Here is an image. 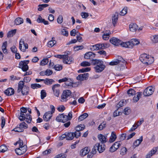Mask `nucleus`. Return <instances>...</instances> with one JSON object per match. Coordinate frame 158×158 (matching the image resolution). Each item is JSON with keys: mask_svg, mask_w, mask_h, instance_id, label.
<instances>
[{"mask_svg": "<svg viewBox=\"0 0 158 158\" xmlns=\"http://www.w3.org/2000/svg\"><path fill=\"white\" fill-rule=\"evenodd\" d=\"M139 59L143 64L149 65L152 64L154 61L153 57L147 54H143L141 55Z\"/></svg>", "mask_w": 158, "mask_h": 158, "instance_id": "1", "label": "nucleus"}, {"mask_svg": "<svg viewBox=\"0 0 158 158\" xmlns=\"http://www.w3.org/2000/svg\"><path fill=\"white\" fill-rule=\"evenodd\" d=\"M24 83L23 81H20L18 83L17 92L19 93L21 91L23 95L28 94L29 88L26 85H24Z\"/></svg>", "mask_w": 158, "mask_h": 158, "instance_id": "2", "label": "nucleus"}, {"mask_svg": "<svg viewBox=\"0 0 158 158\" xmlns=\"http://www.w3.org/2000/svg\"><path fill=\"white\" fill-rule=\"evenodd\" d=\"M71 94V92L69 90H64L61 95V101L62 102H66L68 100V98Z\"/></svg>", "mask_w": 158, "mask_h": 158, "instance_id": "3", "label": "nucleus"}, {"mask_svg": "<svg viewBox=\"0 0 158 158\" xmlns=\"http://www.w3.org/2000/svg\"><path fill=\"white\" fill-rule=\"evenodd\" d=\"M29 60H25L20 61L19 64V67L21 68L24 72L26 71L28 69V66L27 64L29 63Z\"/></svg>", "mask_w": 158, "mask_h": 158, "instance_id": "4", "label": "nucleus"}, {"mask_svg": "<svg viewBox=\"0 0 158 158\" xmlns=\"http://www.w3.org/2000/svg\"><path fill=\"white\" fill-rule=\"evenodd\" d=\"M154 88L152 86L146 88L144 90L143 94L145 96H148L151 95L154 91Z\"/></svg>", "mask_w": 158, "mask_h": 158, "instance_id": "5", "label": "nucleus"}, {"mask_svg": "<svg viewBox=\"0 0 158 158\" xmlns=\"http://www.w3.org/2000/svg\"><path fill=\"white\" fill-rule=\"evenodd\" d=\"M27 150V146L24 145L23 146L19 147L15 149V153L18 155H21L24 153Z\"/></svg>", "mask_w": 158, "mask_h": 158, "instance_id": "6", "label": "nucleus"}, {"mask_svg": "<svg viewBox=\"0 0 158 158\" xmlns=\"http://www.w3.org/2000/svg\"><path fill=\"white\" fill-rule=\"evenodd\" d=\"M63 62L66 64H70L73 61V59L71 56L68 55H64L63 56Z\"/></svg>", "mask_w": 158, "mask_h": 158, "instance_id": "7", "label": "nucleus"}, {"mask_svg": "<svg viewBox=\"0 0 158 158\" xmlns=\"http://www.w3.org/2000/svg\"><path fill=\"white\" fill-rule=\"evenodd\" d=\"M110 42L115 46H118L121 44V40L115 37H112L110 40Z\"/></svg>", "mask_w": 158, "mask_h": 158, "instance_id": "8", "label": "nucleus"}, {"mask_svg": "<svg viewBox=\"0 0 158 158\" xmlns=\"http://www.w3.org/2000/svg\"><path fill=\"white\" fill-rule=\"evenodd\" d=\"M105 145L104 143H97L94 145V147H96L97 150L99 153H101L105 150Z\"/></svg>", "mask_w": 158, "mask_h": 158, "instance_id": "9", "label": "nucleus"}, {"mask_svg": "<svg viewBox=\"0 0 158 158\" xmlns=\"http://www.w3.org/2000/svg\"><path fill=\"white\" fill-rule=\"evenodd\" d=\"M156 152L158 153V147L154 148L146 155V158H150Z\"/></svg>", "mask_w": 158, "mask_h": 158, "instance_id": "10", "label": "nucleus"}, {"mask_svg": "<svg viewBox=\"0 0 158 158\" xmlns=\"http://www.w3.org/2000/svg\"><path fill=\"white\" fill-rule=\"evenodd\" d=\"M89 75L88 73L80 74L77 77V79L81 81L86 80L88 79Z\"/></svg>", "mask_w": 158, "mask_h": 158, "instance_id": "11", "label": "nucleus"}, {"mask_svg": "<svg viewBox=\"0 0 158 158\" xmlns=\"http://www.w3.org/2000/svg\"><path fill=\"white\" fill-rule=\"evenodd\" d=\"M121 60H114L112 61L109 63V64L110 65L114 66L117 65L119 64L120 62L123 63H125V60L123 58H121Z\"/></svg>", "mask_w": 158, "mask_h": 158, "instance_id": "12", "label": "nucleus"}, {"mask_svg": "<svg viewBox=\"0 0 158 158\" xmlns=\"http://www.w3.org/2000/svg\"><path fill=\"white\" fill-rule=\"evenodd\" d=\"M52 114L50 111L46 112L43 116L44 120L46 121H49L52 117Z\"/></svg>", "mask_w": 158, "mask_h": 158, "instance_id": "13", "label": "nucleus"}, {"mask_svg": "<svg viewBox=\"0 0 158 158\" xmlns=\"http://www.w3.org/2000/svg\"><path fill=\"white\" fill-rule=\"evenodd\" d=\"M130 31L131 32H135L138 29V25L135 23H131L129 25Z\"/></svg>", "mask_w": 158, "mask_h": 158, "instance_id": "14", "label": "nucleus"}, {"mask_svg": "<svg viewBox=\"0 0 158 158\" xmlns=\"http://www.w3.org/2000/svg\"><path fill=\"white\" fill-rule=\"evenodd\" d=\"M95 54L93 52H89L85 54L84 56V58L87 59H92L95 57Z\"/></svg>", "mask_w": 158, "mask_h": 158, "instance_id": "15", "label": "nucleus"}, {"mask_svg": "<svg viewBox=\"0 0 158 158\" xmlns=\"http://www.w3.org/2000/svg\"><path fill=\"white\" fill-rule=\"evenodd\" d=\"M92 64L94 65H97L98 66H102V65H104L103 64V62L101 60H98L97 59L92 60Z\"/></svg>", "mask_w": 158, "mask_h": 158, "instance_id": "16", "label": "nucleus"}, {"mask_svg": "<svg viewBox=\"0 0 158 158\" xmlns=\"http://www.w3.org/2000/svg\"><path fill=\"white\" fill-rule=\"evenodd\" d=\"M90 149L87 147H85L83 149L81 150L80 152V155L81 156H84L88 154L89 151Z\"/></svg>", "mask_w": 158, "mask_h": 158, "instance_id": "17", "label": "nucleus"}, {"mask_svg": "<svg viewBox=\"0 0 158 158\" xmlns=\"http://www.w3.org/2000/svg\"><path fill=\"white\" fill-rule=\"evenodd\" d=\"M131 48L135 45H137L139 44L140 42L139 40L136 39H133L130 41Z\"/></svg>", "mask_w": 158, "mask_h": 158, "instance_id": "18", "label": "nucleus"}, {"mask_svg": "<svg viewBox=\"0 0 158 158\" xmlns=\"http://www.w3.org/2000/svg\"><path fill=\"white\" fill-rule=\"evenodd\" d=\"M4 93L7 95L10 96L14 94V90L13 88H10L5 90Z\"/></svg>", "mask_w": 158, "mask_h": 158, "instance_id": "19", "label": "nucleus"}, {"mask_svg": "<svg viewBox=\"0 0 158 158\" xmlns=\"http://www.w3.org/2000/svg\"><path fill=\"white\" fill-rule=\"evenodd\" d=\"M105 68V65H102V66H98L96 65L94 67L95 71L97 72H101Z\"/></svg>", "mask_w": 158, "mask_h": 158, "instance_id": "20", "label": "nucleus"}, {"mask_svg": "<svg viewBox=\"0 0 158 158\" xmlns=\"http://www.w3.org/2000/svg\"><path fill=\"white\" fill-rule=\"evenodd\" d=\"M37 21L38 23H43L45 25H48L49 24L48 22L45 20L44 19H42L40 15L39 16Z\"/></svg>", "mask_w": 158, "mask_h": 158, "instance_id": "21", "label": "nucleus"}, {"mask_svg": "<svg viewBox=\"0 0 158 158\" xmlns=\"http://www.w3.org/2000/svg\"><path fill=\"white\" fill-rule=\"evenodd\" d=\"M98 138L99 141L101 142V143H106L107 141L106 138L102 134L99 135L98 136Z\"/></svg>", "mask_w": 158, "mask_h": 158, "instance_id": "22", "label": "nucleus"}, {"mask_svg": "<svg viewBox=\"0 0 158 158\" xmlns=\"http://www.w3.org/2000/svg\"><path fill=\"white\" fill-rule=\"evenodd\" d=\"M118 19V14L116 13L112 17V23L114 26H115Z\"/></svg>", "mask_w": 158, "mask_h": 158, "instance_id": "23", "label": "nucleus"}, {"mask_svg": "<svg viewBox=\"0 0 158 158\" xmlns=\"http://www.w3.org/2000/svg\"><path fill=\"white\" fill-rule=\"evenodd\" d=\"M55 82V81L52 79L46 78L44 79V83L46 85H50Z\"/></svg>", "mask_w": 158, "mask_h": 158, "instance_id": "24", "label": "nucleus"}, {"mask_svg": "<svg viewBox=\"0 0 158 158\" xmlns=\"http://www.w3.org/2000/svg\"><path fill=\"white\" fill-rule=\"evenodd\" d=\"M99 49H103L108 48L110 46L109 44H98Z\"/></svg>", "mask_w": 158, "mask_h": 158, "instance_id": "25", "label": "nucleus"}, {"mask_svg": "<svg viewBox=\"0 0 158 158\" xmlns=\"http://www.w3.org/2000/svg\"><path fill=\"white\" fill-rule=\"evenodd\" d=\"M120 45L122 47L131 48V46L130 41L126 42H123L121 41V44H120Z\"/></svg>", "mask_w": 158, "mask_h": 158, "instance_id": "26", "label": "nucleus"}, {"mask_svg": "<svg viewBox=\"0 0 158 158\" xmlns=\"http://www.w3.org/2000/svg\"><path fill=\"white\" fill-rule=\"evenodd\" d=\"M16 31V29L12 30L9 31L7 34V37L10 38L13 37L15 35Z\"/></svg>", "mask_w": 158, "mask_h": 158, "instance_id": "27", "label": "nucleus"}, {"mask_svg": "<svg viewBox=\"0 0 158 158\" xmlns=\"http://www.w3.org/2000/svg\"><path fill=\"white\" fill-rule=\"evenodd\" d=\"M66 140H72L74 138L73 132H70L66 134Z\"/></svg>", "mask_w": 158, "mask_h": 158, "instance_id": "28", "label": "nucleus"}, {"mask_svg": "<svg viewBox=\"0 0 158 158\" xmlns=\"http://www.w3.org/2000/svg\"><path fill=\"white\" fill-rule=\"evenodd\" d=\"M23 22V20L21 18L18 17L15 20V24L16 25H19L21 24Z\"/></svg>", "mask_w": 158, "mask_h": 158, "instance_id": "29", "label": "nucleus"}, {"mask_svg": "<svg viewBox=\"0 0 158 158\" xmlns=\"http://www.w3.org/2000/svg\"><path fill=\"white\" fill-rule=\"evenodd\" d=\"M116 135L114 132H112L111 134V135L110 138L109 142L112 143L114 141L116 138Z\"/></svg>", "mask_w": 158, "mask_h": 158, "instance_id": "30", "label": "nucleus"}, {"mask_svg": "<svg viewBox=\"0 0 158 158\" xmlns=\"http://www.w3.org/2000/svg\"><path fill=\"white\" fill-rule=\"evenodd\" d=\"M127 94L129 96L132 97L135 94L136 91L134 89H130L127 91Z\"/></svg>", "mask_w": 158, "mask_h": 158, "instance_id": "31", "label": "nucleus"}, {"mask_svg": "<svg viewBox=\"0 0 158 158\" xmlns=\"http://www.w3.org/2000/svg\"><path fill=\"white\" fill-rule=\"evenodd\" d=\"M25 43L23 39H21L19 41V49L22 51L23 52H25V49L24 48L22 49V45H24Z\"/></svg>", "mask_w": 158, "mask_h": 158, "instance_id": "32", "label": "nucleus"}, {"mask_svg": "<svg viewBox=\"0 0 158 158\" xmlns=\"http://www.w3.org/2000/svg\"><path fill=\"white\" fill-rule=\"evenodd\" d=\"M143 136H141L139 139H138L135 141L134 143V145L135 147L138 146L143 141Z\"/></svg>", "mask_w": 158, "mask_h": 158, "instance_id": "33", "label": "nucleus"}, {"mask_svg": "<svg viewBox=\"0 0 158 158\" xmlns=\"http://www.w3.org/2000/svg\"><path fill=\"white\" fill-rule=\"evenodd\" d=\"M88 116V114L87 113H85L79 117L78 120L79 121H82L87 118Z\"/></svg>", "mask_w": 158, "mask_h": 158, "instance_id": "34", "label": "nucleus"}, {"mask_svg": "<svg viewBox=\"0 0 158 158\" xmlns=\"http://www.w3.org/2000/svg\"><path fill=\"white\" fill-rule=\"evenodd\" d=\"M85 126L84 124H80L78 126L76 127L75 128V130L76 131H80L83 130L85 128Z\"/></svg>", "mask_w": 158, "mask_h": 158, "instance_id": "35", "label": "nucleus"}, {"mask_svg": "<svg viewBox=\"0 0 158 158\" xmlns=\"http://www.w3.org/2000/svg\"><path fill=\"white\" fill-rule=\"evenodd\" d=\"M121 143L120 141L116 142L112 145V146L114 148V151H116V150L119 148L121 145Z\"/></svg>", "mask_w": 158, "mask_h": 158, "instance_id": "36", "label": "nucleus"}, {"mask_svg": "<svg viewBox=\"0 0 158 158\" xmlns=\"http://www.w3.org/2000/svg\"><path fill=\"white\" fill-rule=\"evenodd\" d=\"M54 38L52 37V40L49 41L47 44L48 46L49 47H51L53 46L55 44H56V42L55 40H53V39Z\"/></svg>", "mask_w": 158, "mask_h": 158, "instance_id": "37", "label": "nucleus"}, {"mask_svg": "<svg viewBox=\"0 0 158 158\" xmlns=\"http://www.w3.org/2000/svg\"><path fill=\"white\" fill-rule=\"evenodd\" d=\"M141 93L140 92H138L137 93V95L136 97H134L133 98V102H137L139 99V97H140L141 95Z\"/></svg>", "mask_w": 158, "mask_h": 158, "instance_id": "38", "label": "nucleus"}, {"mask_svg": "<svg viewBox=\"0 0 158 158\" xmlns=\"http://www.w3.org/2000/svg\"><path fill=\"white\" fill-rule=\"evenodd\" d=\"M65 84L67 86H72L73 87V81L72 79L68 78V80L65 82Z\"/></svg>", "mask_w": 158, "mask_h": 158, "instance_id": "39", "label": "nucleus"}, {"mask_svg": "<svg viewBox=\"0 0 158 158\" xmlns=\"http://www.w3.org/2000/svg\"><path fill=\"white\" fill-rule=\"evenodd\" d=\"M106 123L105 122H102L98 126V130L101 131L103 130L106 127Z\"/></svg>", "mask_w": 158, "mask_h": 158, "instance_id": "40", "label": "nucleus"}, {"mask_svg": "<svg viewBox=\"0 0 158 158\" xmlns=\"http://www.w3.org/2000/svg\"><path fill=\"white\" fill-rule=\"evenodd\" d=\"M90 70V68L89 67H86L80 69L78 71V73H83L84 72H87Z\"/></svg>", "mask_w": 158, "mask_h": 158, "instance_id": "41", "label": "nucleus"}, {"mask_svg": "<svg viewBox=\"0 0 158 158\" xmlns=\"http://www.w3.org/2000/svg\"><path fill=\"white\" fill-rule=\"evenodd\" d=\"M7 45V42L6 41L4 42L2 46V49L4 53H5L7 52L6 48Z\"/></svg>", "mask_w": 158, "mask_h": 158, "instance_id": "42", "label": "nucleus"}, {"mask_svg": "<svg viewBox=\"0 0 158 158\" xmlns=\"http://www.w3.org/2000/svg\"><path fill=\"white\" fill-rule=\"evenodd\" d=\"M25 113H20L19 119L21 121H23L25 120L26 114Z\"/></svg>", "mask_w": 158, "mask_h": 158, "instance_id": "43", "label": "nucleus"}, {"mask_svg": "<svg viewBox=\"0 0 158 158\" xmlns=\"http://www.w3.org/2000/svg\"><path fill=\"white\" fill-rule=\"evenodd\" d=\"M152 41L154 43L158 42V35H152L151 37Z\"/></svg>", "mask_w": 158, "mask_h": 158, "instance_id": "44", "label": "nucleus"}, {"mask_svg": "<svg viewBox=\"0 0 158 158\" xmlns=\"http://www.w3.org/2000/svg\"><path fill=\"white\" fill-rule=\"evenodd\" d=\"M127 13V7H125L120 12L119 14L121 16H124Z\"/></svg>", "mask_w": 158, "mask_h": 158, "instance_id": "45", "label": "nucleus"}, {"mask_svg": "<svg viewBox=\"0 0 158 158\" xmlns=\"http://www.w3.org/2000/svg\"><path fill=\"white\" fill-rule=\"evenodd\" d=\"M25 119L27 123H30L32 120L31 116L29 114H27Z\"/></svg>", "mask_w": 158, "mask_h": 158, "instance_id": "46", "label": "nucleus"}, {"mask_svg": "<svg viewBox=\"0 0 158 158\" xmlns=\"http://www.w3.org/2000/svg\"><path fill=\"white\" fill-rule=\"evenodd\" d=\"M127 151V149L125 147H123L120 151V154L122 155H125Z\"/></svg>", "mask_w": 158, "mask_h": 158, "instance_id": "47", "label": "nucleus"}, {"mask_svg": "<svg viewBox=\"0 0 158 158\" xmlns=\"http://www.w3.org/2000/svg\"><path fill=\"white\" fill-rule=\"evenodd\" d=\"M63 114H61L57 116L56 118V120L58 122H62L63 118Z\"/></svg>", "mask_w": 158, "mask_h": 158, "instance_id": "48", "label": "nucleus"}, {"mask_svg": "<svg viewBox=\"0 0 158 158\" xmlns=\"http://www.w3.org/2000/svg\"><path fill=\"white\" fill-rule=\"evenodd\" d=\"M7 148L4 145H2L0 146V152H4L7 150Z\"/></svg>", "mask_w": 158, "mask_h": 158, "instance_id": "49", "label": "nucleus"}, {"mask_svg": "<svg viewBox=\"0 0 158 158\" xmlns=\"http://www.w3.org/2000/svg\"><path fill=\"white\" fill-rule=\"evenodd\" d=\"M31 87L33 89L40 88L41 85L38 84H33L31 85Z\"/></svg>", "mask_w": 158, "mask_h": 158, "instance_id": "50", "label": "nucleus"}, {"mask_svg": "<svg viewBox=\"0 0 158 158\" xmlns=\"http://www.w3.org/2000/svg\"><path fill=\"white\" fill-rule=\"evenodd\" d=\"M48 59H44L41 62L40 65L42 66H44L48 63Z\"/></svg>", "mask_w": 158, "mask_h": 158, "instance_id": "51", "label": "nucleus"}, {"mask_svg": "<svg viewBox=\"0 0 158 158\" xmlns=\"http://www.w3.org/2000/svg\"><path fill=\"white\" fill-rule=\"evenodd\" d=\"M19 126L23 129H26L28 127L27 124L24 122H23L20 123L19 124Z\"/></svg>", "mask_w": 158, "mask_h": 158, "instance_id": "52", "label": "nucleus"}, {"mask_svg": "<svg viewBox=\"0 0 158 158\" xmlns=\"http://www.w3.org/2000/svg\"><path fill=\"white\" fill-rule=\"evenodd\" d=\"M60 86V85L59 84H55L52 86V89L53 91L58 90Z\"/></svg>", "mask_w": 158, "mask_h": 158, "instance_id": "53", "label": "nucleus"}, {"mask_svg": "<svg viewBox=\"0 0 158 158\" xmlns=\"http://www.w3.org/2000/svg\"><path fill=\"white\" fill-rule=\"evenodd\" d=\"M61 34L64 36H67L68 35L69 33L65 29H62L61 31Z\"/></svg>", "mask_w": 158, "mask_h": 158, "instance_id": "54", "label": "nucleus"}, {"mask_svg": "<svg viewBox=\"0 0 158 158\" xmlns=\"http://www.w3.org/2000/svg\"><path fill=\"white\" fill-rule=\"evenodd\" d=\"M98 44L91 46L90 49L92 50H99Z\"/></svg>", "mask_w": 158, "mask_h": 158, "instance_id": "55", "label": "nucleus"}, {"mask_svg": "<svg viewBox=\"0 0 158 158\" xmlns=\"http://www.w3.org/2000/svg\"><path fill=\"white\" fill-rule=\"evenodd\" d=\"M46 96V93L44 90H42L41 91V99H43Z\"/></svg>", "mask_w": 158, "mask_h": 158, "instance_id": "56", "label": "nucleus"}, {"mask_svg": "<svg viewBox=\"0 0 158 158\" xmlns=\"http://www.w3.org/2000/svg\"><path fill=\"white\" fill-rule=\"evenodd\" d=\"M81 65L83 67L89 66L90 65V64L87 61H83L81 63Z\"/></svg>", "mask_w": 158, "mask_h": 158, "instance_id": "57", "label": "nucleus"}, {"mask_svg": "<svg viewBox=\"0 0 158 158\" xmlns=\"http://www.w3.org/2000/svg\"><path fill=\"white\" fill-rule=\"evenodd\" d=\"M54 68L56 70L60 71L62 69V66L61 65L57 64L54 66Z\"/></svg>", "mask_w": 158, "mask_h": 158, "instance_id": "58", "label": "nucleus"}, {"mask_svg": "<svg viewBox=\"0 0 158 158\" xmlns=\"http://www.w3.org/2000/svg\"><path fill=\"white\" fill-rule=\"evenodd\" d=\"M13 130L15 132H22L24 131L23 129L21 128L20 127L15 128Z\"/></svg>", "mask_w": 158, "mask_h": 158, "instance_id": "59", "label": "nucleus"}, {"mask_svg": "<svg viewBox=\"0 0 158 158\" xmlns=\"http://www.w3.org/2000/svg\"><path fill=\"white\" fill-rule=\"evenodd\" d=\"M10 79L12 81H15V80H19L21 78L19 77H16L13 75H12L10 77Z\"/></svg>", "mask_w": 158, "mask_h": 158, "instance_id": "60", "label": "nucleus"}, {"mask_svg": "<svg viewBox=\"0 0 158 158\" xmlns=\"http://www.w3.org/2000/svg\"><path fill=\"white\" fill-rule=\"evenodd\" d=\"M81 15L82 18L86 19L89 16V14L86 12H81Z\"/></svg>", "mask_w": 158, "mask_h": 158, "instance_id": "61", "label": "nucleus"}, {"mask_svg": "<svg viewBox=\"0 0 158 158\" xmlns=\"http://www.w3.org/2000/svg\"><path fill=\"white\" fill-rule=\"evenodd\" d=\"M73 135L74 136L77 138L81 136V133L80 131H76L74 132H73Z\"/></svg>", "mask_w": 158, "mask_h": 158, "instance_id": "62", "label": "nucleus"}, {"mask_svg": "<svg viewBox=\"0 0 158 158\" xmlns=\"http://www.w3.org/2000/svg\"><path fill=\"white\" fill-rule=\"evenodd\" d=\"M63 18L61 15H60L57 19V22L58 23L60 24L63 22Z\"/></svg>", "mask_w": 158, "mask_h": 158, "instance_id": "63", "label": "nucleus"}, {"mask_svg": "<svg viewBox=\"0 0 158 158\" xmlns=\"http://www.w3.org/2000/svg\"><path fill=\"white\" fill-rule=\"evenodd\" d=\"M65 109V107L63 105H61L58 106L57 108L58 111L60 112H63Z\"/></svg>", "mask_w": 158, "mask_h": 158, "instance_id": "64", "label": "nucleus"}]
</instances>
